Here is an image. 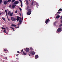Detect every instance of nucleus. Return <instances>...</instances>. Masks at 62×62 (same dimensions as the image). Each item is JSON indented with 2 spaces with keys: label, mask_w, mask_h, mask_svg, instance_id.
I'll return each instance as SVG.
<instances>
[{
  "label": "nucleus",
  "mask_w": 62,
  "mask_h": 62,
  "mask_svg": "<svg viewBox=\"0 0 62 62\" xmlns=\"http://www.w3.org/2000/svg\"><path fill=\"white\" fill-rule=\"evenodd\" d=\"M15 13H17V11H16L15 12Z\"/></svg>",
  "instance_id": "31"
},
{
  "label": "nucleus",
  "mask_w": 62,
  "mask_h": 62,
  "mask_svg": "<svg viewBox=\"0 0 62 62\" xmlns=\"http://www.w3.org/2000/svg\"><path fill=\"white\" fill-rule=\"evenodd\" d=\"M61 31V28H60L58 29L57 32V33L59 34V32H60Z\"/></svg>",
  "instance_id": "3"
},
{
  "label": "nucleus",
  "mask_w": 62,
  "mask_h": 62,
  "mask_svg": "<svg viewBox=\"0 0 62 62\" xmlns=\"http://www.w3.org/2000/svg\"><path fill=\"white\" fill-rule=\"evenodd\" d=\"M13 13H11L10 11H9L8 13V15H9L10 16H12Z\"/></svg>",
  "instance_id": "4"
},
{
  "label": "nucleus",
  "mask_w": 62,
  "mask_h": 62,
  "mask_svg": "<svg viewBox=\"0 0 62 62\" xmlns=\"http://www.w3.org/2000/svg\"><path fill=\"white\" fill-rule=\"evenodd\" d=\"M10 28H12V29H13V31H15V30H14V28H12V27H10Z\"/></svg>",
  "instance_id": "28"
},
{
  "label": "nucleus",
  "mask_w": 62,
  "mask_h": 62,
  "mask_svg": "<svg viewBox=\"0 0 62 62\" xmlns=\"http://www.w3.org/2000/svg\"><path fill=\"white\" fill-rule=\"evenodd\" d=\"M14 1H15V0H13L12 1V2H14Z\"/></svg>",
  "instance_id": "36"
},
{
  "label": "nucleus",
  "mask_w": 62,
  "mask_h": 62,
  "mask_svg": "<svg viewBox=\"0 0 62 62\" xmlns=\"http://www.w3.org/2000/svg\"><path fill=\"white\" fill-rule=\"evenodd\" d=\"M16 59H17V60H18L19 59V58H17Z\"/></svg>",
  "instance_id": "38"
},
{
  "label": "nucleus",
  "mask_w": 62,
  "mask_h": 62,
  "mask_svg": "<svg viewBox=\"0 0 62 62\" xmlns=\"http://www.w3.org/2000/svg\"><path fill=\"white\" fill-rule=\"evenodd\" d=\"M57 13H59V14L61 13H60L59 12H58Z\"/></svg>",
  "instance_id": "32"
},
{
  "label": "nucleus",
  "mask_w": 62,
  "mask_h": 62,
  "mask_svg": "<svg viewBox=\"0 0 62 62\" xmlns=\"http://www.w3.org/2000/svg\"><path fill=\"white\" fill-rule=\"evenodd\" d=\"M2 29H4V31H3L4 32V33H6V29L3 27H2Z\"/></svg>",
  "instance_id": "7"
},
{
  "label": "nucleus",
  "mask_w": 62,
  "mask_h": 62,
  "mask_svg": "<svg viewBox=\"0 0 62 62\" xmlns=\"http://www.w3.org/2000/svg\"><path fill=\"white\" fill-rule=\"evenodd\" d=\"M8 1H5L4 2V4L5 5H6L8 4Z\"/></svg>",
  "instance_id": "10"
},
{
  "label": "nucleus",
  "mask_w": 62,
  "mask_h": 62,
  "mask_svg": "<svg viewBox=\"0 0 62 62\" xmlns=\"http://www.w3.org/2000/svg\"><path fill=\"white\" fill-rule=\"evenodd\" d=\"M20 15H21V14L20 13Z\"/></svg>",
  "instance_id": "51"
},
{
  "label": "nucleus",
  "mask_w": 62,
  "mask_h": 62,
  "mask_svg": "<svg viewBox=\"0 0 62 62\" xmlns=\"http://www.w3.org/2000/svg\"><path fill=\"white\" fill-rule=\"evenodd\" d=\"M17 52L18 53H20V52H19V51H18Z\"/></svg>",
  "instance_id": "44"
},
{
  "label": "nucleus",
  "mask_w": 62,
  "mask_h": 62,
  "mask_svg": "<svg viewBox=\"0 0 62 62\" xmlns=\"http://www.w3.org/2000/svg\"><path fill=\"white\" fill-rule=\"evenodd\" d=\"M30 49L31 50H33V48H32V47H30Z\"/></svg>",
  "instance_id": "27"
},
{
  "label": "nucleus",
  "mask_w": 62,
  "mask_h": 62,
  "mask_svg": "<svg viewBox=\"0 0 62 62\" xmlns=\"http://www.w3.org/2000/svg\"><path fill=\"white\" fill-rule=\"evenodd\" d=\"M16 56H18V54H16Z\"/></svg>",
  "instance_id": "40"
},
{
  "label": "nucleus",
  "mask_w": 62,
  "mask_h": 62,
  "mask_svg": "<svg viewBox=\"0 0 62 62\" xmlns=\"http://www.w3.org/2000/svg\"><path fill=\"white\" fill-rule=\"evenodd\" d=\"M20 10H22V9L21 8H20Z\"/></svg>",
  "instance_id": "45"
},
{
  "label": "nucleus",
  "mask_w": 62,
  "mask_h": 62,
  "mask_svg": "<svg viewBox=\"0 0 62 62\" xmlns=\"http://www.w3.org/2000/svg\"><path fill=\"white\" fill-rule=\"evenodd\" d=\"M60 17V16L59 15H58L56 17V18L57 19H58Z\"/></svg>",
  "instance_id": "15"
},
{
  "label": "nucleus",
  "mask_w": 62,
  "mask_h": 62,
  "mask_svg": "<svg viewBox=\"0 0 62 62\" xmlns=\"http://www.w3.org/2000/svg\"><path fill=\"white\" fill-rule=\"evenodd\" d=\"M30 54H29V56H31Z\"/></svg>",
  "instance_id": "50"
},
{
  "label": "nucleus",
  "mask_w": 62,
  "mask_h": 62,
  "mask_svg": "<svg viewBox=\"0 0 62 62\" xmlns=\"http://www.w3.org/2000/svg\"><path fill=\"white\" fill-rule=\"evenodd\" d=\"M49 21H50V20L49 19H47L45 22V23L46 24H47V23L48 22H49Z\"/></svg>",
  "instance_id": "8"
},
{
  "label": "nucleus",
  "mask_w": 62,
  "mask_h": 62,
  "mask_svg": "<svg viewBox=\"0 0 62 62\" xmlns=\"http://www.w3.org/2000/svg\"><path fill=\"white\" fill-rule=\"evenodd\" d=\"M29 8V6H27L26 10H28V9Z\"/></svg>",
  "instance_id": "17"
},
{
  "label": "nucleus",
  "mask_w": 62,
  "mask_h": 62,
  "mask_svg": "<svg viewBox=\"0 0 62 62\" xmlns=\"http://www.w3.org/2000/svg\"><path fill=\"white\" fill-rule=\"evenodd\" d=\"M36 5L37 4V5L38 6V5H39V4L38 3H36Z\"/></svg>",
  "instance_id": "39"
},
{
  "label": "nucleus",
  "mask_w": 62,
  "mask_h": 62,
  "mask_svg": "<svg viewBox=\"0 0 62 62\" xmlns=\"http://www.w3.org/2000/svg\"><path fill=\"white\" fill-rule=\"evenodd\" d=\"M62 9L61 8H60L59 10V11H62Z\"/></svg>",
  "instance_id": "19"
},
{
  "label": "nucleus",
  "mask_w": 62,
  "mask_h": 62,
  "mask_svg": "<svg viewBox=\"0 0 62 62\" xmlns=\"http://www.w3.org/2000/svg\"><path fill=\"white\" fill-rule=\"evenodd\" d=\"M19 2H18V1H16L14 2V4H19Z\"/></svg>",
  "instance_id": "13"
},
{
  "label": "nucleus",
  "mask_w": 62,
  "mask_h": 62,
  "mask_svg": "<svg viewBox=\"0 0 62 62\" xmlns=\"http://www.w3.org/2000/svg\"><path fill=\"white\" fill-rule=\"evenodd\" d=\"M2 19L3 20H4V21H5L6 20H5V19L3 17L2 18Z\"/></svg>",
  "instance_id": "24"
},
{
  "label": "nucleus",
  "mask_w": 62,
  "mask_h": 62,
  "mask_svg": "<svg viewBox=\"0 0 62 62\" xmlns=\"http://www.w3.org/2000/svg\"><path fill=\"white\" fill-rule=\"evenodd\" d=\"M16 6V5L15 4H13L12 5V8H15V7Z\"/></svg>",
  "instance_id": "14"
},
{
  "label": "nucleus",
  "mask_w": 62,
  "mask_h": 62,
  "mask_svg": "<svg viewBox=\"0 0 62 62\" xmlns=\"http://www.w3.org/2000/svg\"><path fill=\"white\" fill-rule=\"evenodd\" d=\"M17 28H19V27L18 26V27H17Z\"/></svg>",
  "instance_id": "46"
},
{
  "label": "nucleus",
  "mask_w": 62,
  "mask_h": 62,
  "mask_svg": "<svg viewBox=\"0 0 62 62\" xmlns=\"http://www.w3.org/2000/svg\"><path fill=\"white\" fill-rule=\"evenodd\" d=\"M19 1L21 3V7H23V3L22 2V1L20 0H19Z\"/></svg>",
  "instance_id": "11"
},
{
  "label": "nucleus",
  "mask_w": 62,
  "mask_h": 62,
  "mask_svg": "<svg viewBox=\"0 0 62 62\" xmlns=\"http://www.w3.org/2000/svg\"><path fill=\"white\" fill-rule=\"evenodd\" d=\"M55 23H56L55 22H54V25H55Z\"/></svg>",
  "instance_id": "29"
},
{
  "label": "nucleus",
  "mask_w": 62,
  "mask_h": 62,
  "mask_svg": "<svg viewBox=\"0 0 62 62\" xmlns=\"http://www.w3.org/2000/svg\"><path fill=\"white\" fill-rule=\"evenodd\" d=\"M11 19L12 21H15V20H16V18H14V17H12L11 18Z\"/></svg>",
  "instance_id": "5"
},
{
  "label": "nucleus",
  "mask_w": 62,
  "mask_h": 62,
  "mask_svg": "<svg viewBox=\"0 0 62 62\" xmlns=\"http://www.w3.org/2000/svg\"><path fill=\"white\" fill-rule=\"evenodd\" d=\"M61 23H62V20H61Z\"/></svg>",
  "instance_id": "34"
},
{
  "label": "nucleus",
  "mask_w": 62,
  "mask_h": 62,
  "mask_svg": "<svg viewBox=\"0 0 62 62\" xmlns=\"http://www.w3.org/2000/svg\"><path fill=\"white\" fill-rule=\"evenodd\" d=\"M8 20L9 21H10V20H9V19H8Z\"/></svg>",
  "instance_id": "47"
},
{
  "label": "nucleus",
  "mask_w": 62,
  "mask_h": 62,
  "mask_svg": "<svg viewBox=\"0 0 62 62\" xmlns=\"http://www.w3.org/2000/svg\"><path fill=\"white\" fill-rule=\"evenodd\" d=\"M31 5H33V2H32L31 3Z\"/></svg>",
  "instance_id": "26"
},
{
  "label": "nucleus",
  "mask_w": 62,
  "mask_h": 62,
  "mask_svg": "<svg viewBox=\"0 0 62 62\" xmlns=\"http://www.w3.org/2000/svg\"><path fill=\"white\" fill-rule=\"evenodd\" d=\"M21 52H23V49H22L21 51Z\"/></svg>",
  "instance_id": "37"
},
{
  "label": "nucleus",
  "mask_w": 62,
  "mask_h": 62,
  "mask_svg": "<svg viewBox=\"0 0 62 62\" xmlns=\"http://www.w3.org/2000/svg\"><path fill=\"white\" fill-rule=\"evenodd\" d=\"M22 20H23V17H22Z\"/></svg>",
  "instance_id": "42"
},
{
  "label": "nucleus",
  "mask_w": 62,
  "mask_h": 62,
  "mask_svg": "<svg viewBox=\"0 0 62 62\" xmlns=\"http://www.w3.org/2000/svg\"><path fill=\"white\" fill-rule=\"evenodd\" d=\"M11 0H8L7 1L8 2H10V1H11Z\"/></svg>",
  "instance_id": "25"
},
{
  "label": "nucleus",
  "mask_w": 62,
  "mask_h": 62,
  "mask_svg": "<svg viewBox=\"0 0 62 62\" xmlns=\"http://www.w3.org/2000/svg\"><path fill=\"white\" fill-rule=\"evenodd\" d=\"M26 4L27 5H28V4H29V3H28V1H27L26 2Z\"/></svg>",
  "instance_id": "22"
},
{
  "label": "nucleus",
  "mask_w": 62,
  "mask_h": 62,
  "mask_svg": "<svg viewBox=\"0 0 62 62\" xmlns=\"http://www.w3.org/2000/svg\"><path fill=\"white\" fill-rule=\"evenodd\" d=\"M26 54L24 52H23V54Z\"/></svg>",
  "instance_id": "20"
},
{
  "label": "nucleus",
  "mask_w": 62,
  "mask_h": 62,
  "mask_svg": "<svg viewBox=\"0 0 62 62\" xmlns=\"http://www.w3.org/2000/svg\"><path fill=\"white\" fill-rule=\"evenodd\" d=\"M29 2H30V0H29Z\"/></svg>",
  "instance_id": "48"
},
{
  "label": "nucleus",
  "mask_w": 62,
  "mask_h": 62,
  "mask_svg": "<svg viewBox=\"0 0 62 62\" xmlns=\"http://www.w3.org/2000/svg\"><path fill=\"white\" fill-rule=\"evenodd\" d=\"M19 20H20L19 23H20V24H21V23H22V21L21 20V18H20V17L18 16V17H17V18L16 20L17 21H19Z\"/></svg>",
  "instance_id": "2"
},
{
  "label": "nucleus",
  "mask_w": 62,
  "mask_h": 62,
  "mask_svg": "<svg viewBox=\"0 0 62 62\" xmlns=\"http://www.w3.org/2000/svg\"><path fill=\"white\" fill-rule=\"evenodd\" d=\"M5 11L6 13V15H7L8 14V13L7 12V10H6Z\"/></svg>",
  "instance_id": "21"
},
{
  "label": "nucleus",
  "mask_w": 62,
  "mask_h": 62,
  "mask_svg": "<svg viewBox=\"0 0 62 62\" xmlns=\"http://www.w3.org/2000/svg\"><path fill=\"white\" fill-rule=\"evenodd\" d=\"M62 24H60V25L59 26H60L61 27V26H62Z\"/></svg>",
  "instance_id": "30"
},
{
  "label": "nucleus",
  "mask_w": 62,
  "mask_h": 62,
  "mask_svg": "<svg viewBox=\"0 0 62 62\" xmlns=\"http://www.w3.org/2000/svg\"><path fill=\"white\" fill-rule=\"evenodd\" d=\"M16 25L14 24H12L11 25V26H16Z\"/></svg>",
  "instance_id": "18"
},
{
  "label": "nucleus",
  "mask_w": 62,
  "mask_h": 62,
  "mask_svg": "<svg viewBox=\"0 0 62 62\" xmlns=\"http://www.w3.org/2000/svg\"><path fill=\"white\" fill-rule=\"evenodd\" d=\"M17 25H18V26H19V24H17Z\"/></svg>",
  "instance_id": "49"
},
{
  "label": "nucleus",
  "mask_w": 62,
  "mask_h": 62,
  "mask_svg": "<svg viewBox=\"0 0 62 62\" xmlns=\"http://www.w3.org/2000/svg\"><path fill=\"white\" fill-rule=\"evenodd\" d=\"M31 54H35V52L34 51H31L30 52Z\"/></svg>",
  "instance_id": "6"
},
{
  "label": "nucleus",
  "mask_w": 62,
  "mask_h": 62,
  "mask_svg": "<svg viewBox=\"0 0 62 62\" xmlns=\"http://www.w3.org/2000/svg\"><path fill=\"white\" fill-rule=\"evenodd\" d=\"M31 10L30 9H29L27 11V14L28 15H30L31 14Z\"/></svg>",
  "instance_id": "1"
},
{
  "label": "nucleus",
  "mask_w": 62,
  "mask_h": 62,
  "mask_svg": "<svg viewBox=\"0 0 62 62\" xmlns=\"http://www.w3.org/2000/svg\"><path fill=\"white\" fill-rule=\"evenodd\" d=\"M2 15V13H0V15Z\"/></svg>",
  "instance_id": "41"
},
{
  "label": "nucleus",
  "mask_w": 62,
  "mask_h": 62,
  "mask_svg": "<svg viewBox=\"0 0 62 62\" xmlns=\"http://www.w3.org/2000/svg\"><path fill=\"white\" fill-rule=\"evenodd\" d=\"M7 58H8L7 57H5V59H7Z\"/></svg>",
  "instance_id": "43"
},
{
  "label": "nucleus",
  "mask_w": 62,
  "mask_h": 62,
  "mask_svg": "<svg viewBox=\"0 0 62 62\" xmlns=\"http://www.w3.org/2000/svg\"><path fill=\"white\" fill-rule=\"evenodd\" d=\"M2 2V0H0V4H1Z\"/></svg>",
  "instance_id": "23"
},
{
  "label": "nucleus",
  "mask_w": 62,
  "mask_h": 62,
  "mask_svg": "<svg viewBox=\"0 0 62 62\" xmlns=\"http://www.w3.org/2000/svg\"><path fill=\"white\" fill-rule=\"evenodd\" d=\"M25 51L27 52H28L29 51V48H27L26 49Z\"/></svg>",
  "instance_id": "9"
},
{
  "label": "nucleus",
  "mask_w": 62,
  "mask_h": 62,
  "mask_svg": "<svg viewBox=\"0 0 62 62\" xmlns=\"http://www.w3.org/2000/svg\"><path fill=\"white\" fill-rule=\"evenodd\" d=\"M35 59H37V58H39V56H38V55H36L35 56Z\"/></svg>",
  "instance_id": "12"
},
{
  "label": "nucleus",
  "mask_w": 62,
  "mask_h": 62,
  "mask_svg": "<svg viewBox=\"0 0 62 62\" xmlns=\"http://www.w3.org/2000/svg\"><path fill=\"white\" fill-rule=\"evenodd\" d=\"M61 20H62V16L61 17Z\"/></svg>",
  "instance_id": "35"
},
{
  "label": "nucleus",
  "mask_w": 62,
  "mask_h": 62,
  "mask_svg": "<svg viewBox=\"0 0 62 62\" xmlns=\"http://www.w3.org/2000/svg\"><path fill=\"white\" fill-rule=\"evenodd\" d=\"M4 51L5 52H8V50L6 49H5L4 50Z\"/></svg>",
  "instance_id": "16"
},
{
  "label": "nucleus",
  "mask_w": 62,
  "mask_h": 62,
  "mask_svg": "<svg viewBox=\"0 0 62 62\" xmlns=\"http://www.w3.org/2000/svg\"><path fill=\"white\" fill-rule=\"evenodd\" d=\"M11 6V5H9V8H10Z\"/></svg>",
  "instance_id": "33"
}]
</instances>
